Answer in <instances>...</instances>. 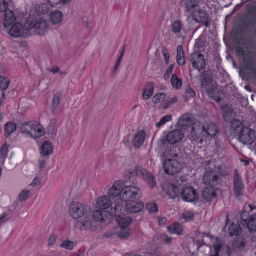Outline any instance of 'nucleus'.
<instances>
[{
    "instance_id": "56",
    "label": "nucleus",
    "mask_w": 256,
    "mask_h": 256,
    "mask_svg": "<svg viewBox=\"0 0 256 256\" xmlns=\"http://www.w3.org/2000/svg\"><path fill=\"white\" fill-rule=\"evenodd\" d=\"M166 96V94L164 93L158 94L153 98L152 102L154 104H158L162 100H164Z\"/></svg>"
},
{
    "instance_id": "64",
    "label": "nucleus",
    "mask_w": 256,
    "mask_h": 256,
    "mask_svg": "<svg viewBox=\"0 0 256 256\" xmlns=\"http://www.w3.org/2000/svg\"><path fill=\"white\" fill-rule=\"evenodd\" d=\"M174 68V64L170 65V66H169L168 69L166 70L165 74H164V78L166 80H168L170 78V74L173 71Z\"/></svg>"
},
{
    "instance_id": "13",
    "label": "nucleus",
    "mask_w": 256,
    "mask_h": 256,
    "mask_svg": "<svg viewBox=\"0 0 256 256\" xmlns=\"http://www.w3.org/2000/svg\"><path fill=\"white\" fill-rule=\"evenodd\" d=\"M255 138V132L248 128L245 127L239 134V140L244 144H252Z\"/></svg>"
},
{
    "instance_id": "6",
    "label": "nucleus",
    "mask_w": 256,
    "mask_h": 256,
    "mask_svg": "<svg viewBox=\"0 0 256 256\" xmlns=\"http://www.w3.org/2000/svg\"><path fill=\"white\" fill-rule=\"evenodd\" d=\"M236 52L239 56L243 58L246 68L256 79V58H248L246 54V50L242 47H238Z\"/></svg>"
},
{
    "instance_id": "17",
    "label": "nucleus",
    "mask_w": 256,
    "mask_h": 256,
    "mask_svg": "<svg viewBox=\"0 0 256 256\" xmlns=\"http://www.w3.org/2000/svg\"><path fill=\"white\" fill-rule=\"evenodd\" d=\"M199 77L201 82L202 92H204V90L210 88V86L213 82L212 74L208 72L204 71L200 74Z\"/></svg>"
},
{
    "instance_id": "37",
    "label": "nucleus",
    "mask_w": 256,
    "mask_h": 256,
    "mask_svg": "<svg viewBox=\"0 0 256 256\" xmlns=\"http://www.w3.org/2000/svg\"><path fill=\"white\" fill-rule=\"evenodd\" d=\"M229 234L230 236H239L242 232V229L238 224L232 223L228 228Z\"/></svg>"
},
{
    "instance_id": "43",
    "label": "nucleus",
    "mask_w": 256,
    "mask_h": 256,
    "mask_svg": "<svg viewBox=\"0 0 256 256\" xmlns=\"http://www.w3.org/2000/svg\"><path fill=\"white\" fill-rule=\"evenodd\" d=\"M168 230L169 232L171 234H176L180 235L182 234V229L180 224L178 223H174L172 226H168Z\"/></svg>"
},
{
    "instance_id": "11",
    "label": "nucleus",
    "mask_w": 256,
    "mask_h": 256,
    "mask_svg": "<svg viewBox=\"0 0 256 256\" xmlns=\"http://www.w3.org/2000/svg\"><path fill=\"white\" fill-rule=\"evenodd\" d=\"M136 172L140 175V178H142L150 188H154L156 187L157 185L156 178L152 173L142 168H138Z\"/></svg>"
},
{
    "instance_id": "32",
    "label": "nucleus",
    "mask_w": 256,
    "mask_h": 256,
    "mask_svg": "<svg viewBox=\"0 0 256 256\" xmlns=\"http://www.w3.org/2000/svg\"><path fill=\"white\" fill-rule=\"evenodd\" d=\"M154 86L152 82H148L146 86L142 93V98L144 100L149 99L154 94Z\"/></svg>"
},
{
    "instance_id": "36",
    "label": "nucleus",
    "mask_w": 256,
    "mask_h": 256,
    "mask_svg": "<svg viewBox=\"0 0 256 256\" xmlns=\"http://www.w3.org/2000/svg\"><path fill=\"white\" fill-rule=\"evenodd\" d=\"M63 20V14L62 12L56 10L52 12L50 20L54 24H58L62 22Z\"/></svg>"
},
{
    "instance_id": "12",
    "label": "nucleus",
    "mask_w": 256,
    "mask_h": 256,
    "mask_svg": "<svg viewBox=\"0 0 256 256\" xmlns=\"http://www.w3.org/2000/svg\"><path fill=\"white\" fill-rule=\"evenodd\" d=\"M192 19L198 23H204L206 28L210 26V22L206 12L202 9L195 10L192 14Z\"/></svg>"
},
{
    "instance_id": "35",
    "label": "nucleus",
    "mask_w": 256,
    "mask_h": 256,
    "mask_svg": "<svg viewBox=\"0 0 256 256\" xmlns=\"http://www.w3.org/2000/svg\"><path fill=\"white\" fill-rule=\"evenodd\" d=\"M200 2L199 0H184V7L188 12H192Z\"/></svg>"
},
{
    "instance_id": "60",
    "label": "nucleus",
    "mask_w": 256,
    "mask_h": 256,
    "mask_svg": "<svg viewBox=\"0 0 256 256\" xmlns=\"http://www.w3.org/2000/svg\"><path fill=\"white\" fill-rule=\"evenodd\" d=\"M8 2L4 0H0V12L5 13L8 12Z\"/></svg>"
},
{
    "instance_id": "63",
    "label": "nucleus",
    "mask_w": 256,
    "mask_h": 256,
    "mask_svg": "<svg viewBox=\"0 0 256 256\" xmlns=\"http://www.w3.org/2000/svg\"><path fill=\"white\" fill-rule=\"evenodd\" d=\"M162 52L165 58L166 63L168 64L169 63V60L170 56L168 50L166 48H164L162 49Z\"/></svg>"
},
{
    "instance_id": "2",
    "label": "nucleus",
    "mask_w": 256,
    "mask_h": 256,
    "mask_svg": "<svg viewBox=\"0 0 256 256\" xmlns=\"http://www.w3.org/2000/svg\"><path fill=\"white\" fill-rule=\"evenodd\" d=\"M26 30L31 31L30 34L36 35H42L48 30V24L44 19L33 20L31 18L26 19L25 24Z\"/></svg>"
},
{
    "instance_id": "57",
    "label": "nucleus",
    "mask_w": 256,
    "mask_h": 256,
    "mask_svg": "<svg viewBox=\"0 0 256 256\" xmlns=\"http://www.w3.org/2000/svg\"><path fill=\"white\" fill-rule=\"evenodd\" d=\"M47 157H43L42 156L39 160V168L40 170H44L46 165Z\"/></svg>"
},
{
    "instance_id": "39",
    "label": "nucleus",
    "mask_w": 256,
    "mask_h": 256,
    "mask_svg": "<svg viewBox=\"0 0 256 256\" xmlns=\"http://www.w3.org/2000/svg\"><path fill=\"white\" fill-rule=\"evenodd\" d=\"M138 168L142 167L136 166L133 170L128 171L126 172V174H125L126 178L129 180L133 184H134V182H136L137 176L140 177V175L138 174V173L136 172V170Z\"/></svg>"
},
{
    "instance_id": "58",
    "label": "nucleus",
    "mask_w": 256,
    "mask_h": 256,
    "mask_svg": "<svg viewBox=\"0 0 256 256\" xmlns=\"http://www.w3.org/2000/svg\"><path fill=\"white\" fill-rule=\"evenodd\" d=\"M47 130L48 134L52 137H54L56 136L57 130L56 129V126H48L47 128Z\"/></svg>"
},
{
    "instance_id": "59",
    "label": "nucleus",
    "mask_w": 256,
    "mask_h": 256,
    "mask_svg": "<svg viewBox=\"0 0 256 256\" xmlns=\"http://www.w3.org/2000/svg\"><path fill=\"white\" fill-rule=\"evenodd\" d=\"M176 150V148L174 147L170 148L168 154V156H170V158H177L178 154Z\"/></svg>"
},
{
    "instance_id": "38",
    "label": "nucleus",
    "mask_w": 256,
    "mask_h": 256,
    "mask_svg": "<svg viewBox=\"0 0 256 256\" xmlns=\"http://www.w3.org/2000/svg\"><path fill=\"white\" fill-rule=\"evenodd\" d=\"M132 222V220L130 217L120 218L118 220V224L121 229L128 228V226Z\"/></svg>"
},
{
    "instance_id": "50",
    "label": "nucleus",
    "mask_w": 256,
    "mask_h": 256,
    "mask_svg": "<svg viewBox=\"0 0 256 256\" xmlns=\"http://www.w3.org/2000/svg\"><path fill=\"white\" fill-rule=\"evenodd\" d=\"M30 194V192L28 190H23L19 194V200L21 202H25L28 198Z\"/></svg>"
},
{
    "instance_id": "34",
    "label": "nucleus",
    "mask_w": 256,
    "mask_h": 256,
    "mask_svg": "<svg viewBox=\"0 0 256 256\" xmlns=\"http://www.w3.org/2000/svg\"><path fill=\"white\" fill-rule=\"evenodd\" d=\"M206 126L205 134L212 137H215L218 132L217 126L214 123H210Z\"/></svg>"
},
{
    "instance_id": "61",
    "label": "nucleus",
    "mask_w": 256,
    "mask_h": 256,
    "mask_svg": "<svg viewBox=\"0 0 256 256\" xmlns=\"http://www.w3.org/2000/svg\"><path fill=\"white\" fill-rule=\"evenodd\" d=\"M186 97L188 98H194L196 96V92L191 88H188L186 90Z\"/></svg>"
},
{
    "instance_id": "18",
    "label": "nucleus",
    "mask_w": 256,
    "mask_h": 256,
    "mask_svg": "<svg viewBox=\"0 0 256 256\" xmlns=\"http://www.w3.org/2000/svg\"><path fill=\"white\" fill-rule=\"evenodd\" d=\"M244 188L242 178L239 174L238 170H235L234 176V192L236 196L238 197L242 194Z\"/></svg>"
},
{
    "instance_id": "16",
    "label": "nucleus",
    "mask_w": 256,
    "mask_h": 256,
    "mask_svg": "<svg viewBox=\"0 0 256 256\" xmlns=\"http://www.w3.org/2000/svg\"><path fill=\"white\" fill-rule=\"evenodd\" d=\"M110 210V212L112 216L114 214L120 217V214H128L127 202L121 200L115 204L114 207L112 206Z\"/></svg>"
},
{
    "instance_id": "9",
    "label": "nucleus",
    "mask_w": 256,
    "mask_h": 256,
    "mask_svg": "<svg viewBox=\"0 0 256 256\" xmlns=\"http://www.w3.org/2000/svg\"><path fill=\"white\" fill-rule=\"evenodd\" d=\"M190 60L192 67L196 70L200 71L206 68V64L204 56L198 52H194L190 54Z\"/></svg>"
},
{
    "instance_id": "44",
    "label": "nucleus",
    "mask_w": 256,
    "mask_h": 256,
    "mask_svg": "<svg viewBox=\"0 0 256 256\" xmlns=\"http://www.w3.org/2000/svg\"><path fill=\"white\" fill-rule=\"evenodd\" d=\"M170 82L174 88L180 90L182 88V80L176 74H172Z\"/></svg>"
},
{
    "instance_id": "20",
    "label": "nucleus",
    "mask_w": 256,
    "mask_h": 256,
    "mask_svg": "<svg viewBox=\"0 0 256 256\" xmlns=\"http://www.w3.org/2000/svg\"><path fill=\"white\" fill-rule=\"evenodd\" d=\"M93 218L96 222H108L112 219V214L108 211L96 210L93 212Z\"/></svg>"
},
{
    "instance_id": "49",
    "label": "nucleus",
    "mask_w": 256,
    "mask_h": 256,
    "mask_svg": "<svg viewBox=\"0 0 256 256\" xmlns=\"http://www.w3.org/2000/svg\"><path fill=\"white\" fill-rule=\"evenodd\" d=\"M60 247L68 250H72L74 247V242L70 240H64L60 245Z\"/></svg>"
},
{
    "instance_id": "28",
    "label": "nucleus",
    "mask_w": 256,
    "mask_h": 256,
    "mask_svg": "<svg viewBox=\"0 0 256 256\" xmlns=\"http://www.w3.org/2000/svg\"><path fill=\"white\" fill-rule=\"evenodd\" d=\"M122 190V182L120 181L114 183L110 189L108 194L110 197L116 198L120 196Z\"/></svg>"
},
{
    "instance_id": "25",
    "label": "nucleus",
    "mask_w": 256,
    "mask_h": 256,
    "mask_svg": "<svg viewBox=\"0 0 256 256\" xmlns=\"http://www.w3.org/2000/svg\"><path fill=\"white\" fill-rule=\"evenodd\" d=\"M90 216H86V219L80 223V228L82 230H94L96 228V222L92 220Z\"/></svg>"
},
{
    "instance_id": "3",
    "label": "nucleus",
    "mask_w": 256,
    "mask_h": 256,
    "mask_svg": "<svg viewBox=\"0 0 256 256\" xmlns=\"http://www.w3.org/2000/svg\"><path fill=\"white\" fill-rule=\"evenodd\" d=\"M250 212H248L242 210L241 214V224L243 226H246L250 232H252L256 230V208H253L250 205Z\"/></svg>"
},
{
    "instance_id": "54",
    "label": "nucleus",
    "mask_w": 256,
    "mask_h": 256,
    "mask_svg": "<svg viewBox=\"0 0 256 256\" xmlns=\"http://www.w3.org/2000/svg\"><path fill=\"white\" fill-rule=\"evenodd\" d=\"M146 209L150 213H154L158 212V206L154 203H149L146 204Z\"/></svg>"
},
{
    "instance_id": "8",
    "label": "nucleus",
    "mask_w": 256,
    "mask_h": 256,
    "mask_svg": "<svg viewBox=\"0 0 256 256\" xmlns=\"http://www.w3.org/2000/svg\"><path fill=\"white\" fill-rule=\"evenodd\" d=\"M206 126L199 122H194L192 127L191 135L194 141L202 143L206 132Z\"/></svg>"
},
{
    "instance_id": "21",
    "label": "nucleus",
    "mask_w": 256,
    "mask_h": 256,
    "mask_svg": "<svg viewBox=\"0 0 256 256\" xmlns=\"http://www.w3.org/2000/svg\"><path fill=\"white\" fill-rule=\"evenodd\" d=\"M144 208V204L140 202H127L128 214L138 213Z\"/></svg>"
},
{
    "instance_id": "46",
    "label": "nucleus",
    "mask_w": 256,
    "mask_h": 256,
    "mask_svg": "<svg viewBox=\"0 0 256 256\" xmlns=\"http://www.w3.org/2000/svg\"><path fill=\"white\" fill-rule=\"evenodd\" d=\"M182 29V22L179 20L174 22L172 24V30L176 34H180Z\"/></svg>"
},
{
    "instance_id": "26",
    "label": "nucleus",
    "mask_w": 256,
    "mask_h": 256,
    "mask_svg": "<svg viewBox=\"0 0 256 256\" xmlns=\"http://www.w3.org/2000/svg\"><path fill=\"white\" fill-rule=\"evenodd\" d=\"M230 128L231 133L234 135H237L239 134L245 127L240 120H232L230 122Z\"/></svg>"
},
{
    "instance_id": "10",
    "label": "nucleus",
    "mask_w": 256,
    "mask_h": 256,
    "mask_svg": "<svg viewBox=\"0 0 256 256\" xmlns=\"http://www.w3.org/2000/svg\"><path fill=\"white\" fill-rule=\"evenodd\" d=\"M180 196L184 201L191 202L198 198V194L193 187L188 186L184 188L182 186Z\"/></svg>"
},
{
    "instance_id": "45",
    "label": "nucleus",
    "mask_w": 256,
    "mask_h": 256,
    "mask_svg": "<svg viewBox=\"0 0 256 256\" xmlns=\"http://www.w3.org/2000/svg\"><path fill=\"white\" fill-rule=\"evenodd\" d=\"M32 122H28L23 124L20 128L22 133L28 136H30Z\"/></svg>"
},
{
    "instance_id": "30",
    "label": "nucleus",
    "mask_w": 256,
    "mask_h": 256,
    "mask_svg": "<svg viewBox=\"0 0 256 256\" xmlns=\"http://www.w3.org/2000/svg\"><path fill=\"white\" fill-rule=\"evenodd\" d=\"M214 186H210L205 188L202 191V196L206 200L210 201L212 198L216 197V194L214 188Z\"/></svg>"
},
{
    "instance_id": "41",
    "label": "nucleus",
    "mask_w": 256,
    "mask_h": 256,
    "mask_svg": "<svg viewBox=\"0 0 256 256\" xmlns=\"http://www.w3.org/2000/svg\"><path fill=\"white\" fill-rule=\"evenodd\" d=\"M62 98V94L60 92H58L54 96L52 103V110L53 112L56 110Z\"/></svg>"
},
{
    "instance_id": "23",
    "label": "nucleus",
    "mask_w": 256,
    "mask_h": 256,
    "mask_svg": "<svg viewBox=\"0 0 256 256\" xmlns=\"http://www.w3.org/2000/svg\"><path fill=\"white\" fill-rule=\"evenodd\" d=\"M112 201L108 196H104L98 199L96 204V208L104 210L112 206Z\"/></svg>"
},
{
    "instance_id": "24",
    "label": "nucleus",
    "mask_w": 256,
    "mask_h": 256,
    "mask_svg": "<svg viewBox=\"0 0 256 256\" xmlns=\"http://www.w3.org/2000/svg\"><path fill=\"white\" fill-rule=\"evenodd\" d=\"M146 137L144 131L141 130L138 132L134 136L132 141V144L136 148H138L144 144Z\"/></svg>"
},
{
    "instance_id": "62",
    "label": "nucleus",
    "mask_w": 256,
    "mask_h": 256,
    "mask_svg": "<svg viewBox=\"0 0 256 256\" xmlns=\"http://www.w3.org/2000/svg\"><path fill=\"white\" fill-rule=\"evenodd\" d=\"M246 245V240L244 238H240L236 242V246L238 248H243Z\"/></svg>"
},
{
    "instance_id": "33",
    "label": "nucleus",
    "mask_w": 256,
    "mask_h": 256,
    "mask_svg": "<svg viewBox=\"0 0 256 256\" xmlns=\"http://www.w3.org/2000/svg\"><path fill=\"white\" fill-rule=\"evenodd\" d=\"M176 60L178 64L180 66H184L186 64L184 53L182 46H178L177 48Z\"/></svg>"
},
{
    "instance_id": "27",
    "label": "nucleus",
    "mask_w": 256,
    "mask_h": 256,
    "mask_svg": "<svg viewBox=\"0 0 256 256\" xmlns=\"http://www.w3.org/2000/svg\"><path fill=\"white\" fill-rule=\"evenodd\" d=\"M44 128L40 124L32 122L30 136L34 138H38L43 135Z\"/></svg>"
},
{
    "instance_id": "14",
    "label": "nucleus",
    "mask_w": 256,
    "mask_h": 256,
    "mask_svg": "<svg viewBox=\"0 0 256 256\" xmlns=\"http://www.w3.org/2000/svg\"><path fill=\"white\" fill-rule=\"evenodd\" d=\"M28 30H26L25 26H24L20 23H15L9 30V34L10 36L15 38L20 36H28Z\"/></svg>"
},
{
    "instance_id": "29",
    "label": "nucleus",
    "mask_w": 256,
    "mask_h": 256,
    "mask_svg": "<svg viewBox=\"0 0 256 256\" xmlns=\"http://www.w3.org/2000/svg\"><path fill=\"white\" fill-rule=\"evenodd\" d=\"M53 152L52 144L49 142H44L40 148V154L43 157H47L48 158L49 156Z\"/></svg>"
},
{
    "instance_id": "22",
    "label": "nucleus",
    "mask_w": 256,
    "mask_h": 256,
    "mask_svg": "<svg viewBox=\"0 0 256 256\" xmlns=\"http://www.w3.org/2000/svg\"><path fill=\"white\" fill-rule=\"evenodd\" d=\"M204 92L206 93L210 98L214 100L216 102H220L222 100V92L218 89L212 87L204 90Z\"/></svg>"
},
{
    "instance_id": "47",
    "label": "nucleus",
    "mask_w": 256,
    "mask_h": 256,
    "mask_svg": "<svg viewBox=\"0 0 256 256\" xmlns=\"http://www.w3.org/2000/svg\"><path fill=\"white\" fill-rule=\"evenodd\" d=\"M10 80L4 76H0V88L2 90H6L9 86Z\"/></svg>"
},
{
    "instance_id": "19",
    "label": "nucleus",
    "mask_w": 256,
    "mask_h": 256,
    "mask_svg": "<svg viewBox=\"0 0 256 256\" xmlns=\"http://www.w3.org/2000/svg\"><path fill=\"white\" fill-rule=\"evenodd\" d=\"M182 186L179 182L174 184H170L166 189V193L172 199L180 196Z\"/></svg>"
},
{
    "instance_id": "1",
    "label": "nucleus",
    "mask_w": 256,
    "mask_h": 256,
    "mask_svg": "<svg viewBox=\"0 0 256 256\" xmlns=\"http://www.w3.org/2000/svg\"><path fill=\"white\" fill-rule=\"evenodd\" d=\"M226 174V172L222 170L220 166H215L214 169L208 168L204 176L203 180L207 186H216L222 181L220 176Z\"/></svg>"
},
{
    "instance_id": "55",
    "label": "nucleus",
    "mask_w": 256,
    "mask_h": 256,
    "mask_svg": "<svg viewBox=\"0 0 256 256\" xmlns=\"http://www.w3.org/2000/svg\"><path fill=\"white\" fill-rule=\"evenodd\" d=\"M194 214L192 212L188 211L184 212L181 216V218L186 220V221H190L194 219Z\"/></svg>"
},
{
    "instance_id": "40",
    "label": "nucleus",
    "mask_w": 256,
    "mask_h": 256,
    "mask_svg": "<svg viewBox=\"0 0 256 256\" xmlns=\"http://www.w3.org/2000/svg\"><path fill=\"white\" fill-rule=\"evenodd\" d=\"M5 136L8 138L12 133L16 130V126L15 124L9 122L4 126Z\"/></svg>"
},
{
    "instance_id": "52",
    "label": "nucleus",
    "mask_w": 256,
    "mask_h": 256,
    "mask_svg": "<svg viewBox=\"0 0 256 256\" xmlns=\"http://www.w3.org/2000/svg\"><path fill=\"white\" fill-rule=\"evenodd\" d=\"M172 116L170 115H166L161 118L158 122L156 123V126L157 128H160L162 126L165 124L167 122H168L172 120Z\"/></svg>"
},
{
    "instance_id": "5",
    "label": "nucleus",
    "mask_w": 256,
    "mask_h": 256,
    "mask_svg": "<svg viewBox=\"0 0 256 256\" xmlns=\"http://www.w3.org/2000/svg\"><path fill=\"white\" fill-rule=\"evenodd\" d=\"M142 196V192L138 187L127 186L122 190L120 198L126 202L136 201Z\"/></svg>"
},
{
    "instance_id": "51",
    "label": "nucleus",
    "mask_w": 256,
    "mask_h": 256,
    "mask_svg": "<svg viewBox=\"0 0 256 256\" xmlns=\"http://www.w3.org/2000/svg\"><path fill=\"white\" fill-rule=\"evenodd\" d=\"M213 246L214 250V256H219V252L222 248L220 240L216 238V241L213 243Z\"/></svg>"
},
{
    "instance_id": "4",
    "label": "nucleus",
    "mask_w": 256,
    "mask_h": 256,
    "mask_svg": "<svg viewBox=\"0 0 256 256\" xmlns=\"http://www.w3.org/2000/svg\"><path fill=\"white\" fill-rule=\"evenodd\" d=\"M70 216L74 219H78L83 216H91V208L78 202H73L69 206Z\"/></svg>"
},
{
    "instance_id": "31",
    "label": "nucleus",
    "mask_w": 256,
    "mask_h": 256,
    "mask_svg": "<svg viewBox=\"0 0 256 256\" xmlns=\"http://www.w3.org/2000/svg\"><path fill=\"white\" fill-rule=\"evenodd\" d=\"M4 26L8 28L16 20L14 14L12 11L8 10L4 14Z\"/></svg>"
},
{
    "instance_id": "7",
    "label": "nucleus",
    "mask_w": 256,
    "mask_h": 256,
    "mask_svg": "<svg viewBox=\"0 0 256 256\" xmlns=\"http://www.w3.org/2000/svg\"><path fill=\"white\" fill-rule=\"evenodd\" d=\"M164 172L168 175L178 174L182 169L180 162L175 158H168L163 164Z\"/></svg>"
},
{
    "instance_id": "53",
    "label": "nucleus",
    "mask_w": 256,
    "mask_h": 256,
    "mask_svg": "<svg viewBox=\"0 0 256 256\" xmlns=\"http://www.w3.org/2000/svg\"><path fill=\"white\" fill-rule=\"evenodd\" d=\"M130 234V231L129 228L122 230L118 232V236L123 239L128 238Z\"/></svg>"
},
{
    "instance_id": "42",
    "label": "nucleus",
    "mask_w": 256,
    "mask_h": 256,
    "mask_svg": "<svg viewBox=\"0 0 256 256\" xmlns=\"http://www.w3.org/2000/svg\"><path fill=\"white\" fill-rule=\"evenodd\" d=\"M222 116L226 121H228L232 116L233 110L228 105H224L222 107Z\"/></svg>"
},
{
    "instance_id": "15",
    "label": "nucleus",
    "mask_w": 256,
    "mask_h": 256,
    "mask_svg": "<svg viewBox=\"0 0 256 256\" xmlns=\"http://www.w3.org/2000/svg\"><path fill=\"white\" fill-rule=\"evenodd\" d=\"M184 134L181 130H175L166 136V141L168 144H174L180 143L184 138Z\"/></svg>"
},
{
    "instance_id": "48",
    "label": "nucleus",
    "mask_w": 256,
    "mask_h": 256,
    "mask_svg": "<svg viewBox=\"0 0 256 256\" xmlns=\"http://www.w3.org/2000/svg\"><path fill=\"white\" fill-rule=\"evenodd\" d=\"M192 119L187 115L182 116L179 120V123L182 126H188L191 124Z\"/></svg>"
}]
</instances>
